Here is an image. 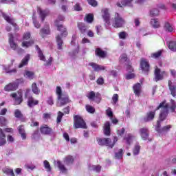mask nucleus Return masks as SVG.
Returning a JSON list of instances; mask_svg holds the SVG:
<instances>
[{
	"label": "nucleus",
	"instance_id": "obj_1",
	"mask_svg": "<svg viewBox=\"0 0 176 176\" xmlns=\"http://www.w3.org/2000/svg\"><path fill=\"white\" fill-rule=\"evenodd\" d=\"M161 109V112L160 113V122H163V120H166L167 118V115H168V104L166 103V102H161L159 106L155 109L154 111H149L146 113V117L144 118V122H151V120H153L155 118V113H156V111H159Z\"/></svg>",
	"mask_w": 176,
	"mask_h": 176
},
{
	"label": "nucleus",
	"instance_id": "obj_2",
	"mask_svg": "<svg viewBox=\"0 0 176 176\" xmlns=\"http://www.w3.org/2000/svg\"><path fill=\"white\" fill-rule=\"evenodd\" d=\"M74 128L76 129H87L86 122L83 120V118L80 116L76 115L74 116Z\"/></svg>",
	"mask_w": 176,
	"mask_h": 176
},
{
	"label": "nucleus",
	"instance_id": "obj_3",
	"mask_svg": "<svg viewBox=\"0 0 176 176\" xmlns=\"http://www.w3.org/2000/svg\"><path fill=\"white\" fill-rule=\"evenodd\" d=\"M167 72L166 71H161L159 67H156L154 72V82H159V80H163L164 76H167Z\"/></svg>",
	"mask_w": 176,
	"mask_h": 176
},
{
	"label": "nucleus",
	"instance_id": "obj_4",
	"mask_svg": "<svg viewBox=\"0 0 176 176\" xmlns=\"http://www.w3.org/2000/svg\"><path fill=\"white\" fill-rule=\"evenodd\" d=\"M98 144L99 145H101L102 146H104V145H105L106 146H108V148H110V149H112V148H113V144H112V140L109 138L98 139Z\"/></svg>",
	"mask_w": 176,
	"mask_h": 176
},
{
	"label": "nucleus",
	"instance_id": "obj_5",
	"mask_svg": "<svg viewBox=\"0 0 176 176\" xmlns=\"http://www.w3.org/2000/svg\"><path fill=\"white\" fill-rule=\"evenodd\" d=\"M57 100L58 107H64V105H67V104H69V102H71V100H69V96L65 94L60 96V98H57Z\"/></svg>",
	"mask_w": 176,
	"mask_h": 176
},
{
	"label": "nucleus",
	"instance_id": "obj_6",
	"mask_svg": "<svg viewBox=\"0 0 176 176\" xmlns=\"http://www.w3.org/2000/svg\"><path fill=\"white\" fill-rule=\"evenodd\" d=\"M37 12L39 14L41 21H45V19L50 14V10H49V9L42 10V8L39 7L37 8Z\"/></svg>",
	"mask_w": 176,
	"mask_h": 176
},
{
	"label": "nucleus",
	"instance_id": "obj_7",
	"mask_svg": "<svg viewBox=\"0 0 176 176\" xmlns=\"http://www.w3.org/2000/svg\"><path fill=\"white\" fill-rule=\"evenodd\" d=\"M139 133L141 138L143 139L144 141H146L147 140H148V141H151V140H149V129H148V128H141L139 130Z\"/></svg>",
	"mask_w": 176,
	"mask_h": 176
},
{
	"label": "nucleus",
	"instance_id": "obj_8",
	"mask_svg": "<svg viewBox=\"0 0 176 176\" xmlns=\"http://www.w3.org/2000/svg\"><path fill=\"white\" fill-rule=\"evenodd\" d=\"M140 67L142 70V72L146 75H148L149 72V63L146 61L145 59L142 58L140 62Z\"/></svg>",
	"mask_w": 176,
	"mask_h": 176
},
{
	"label": "nucleus",
	"instance_id": "obj_9",
	"mask_svg": "<svg viewBox=\"0 0 176 176\" xmlns=\"http://www.w3.org/2000/svg\"><path fill=\"white\" fill-rule=\"evenodd\" d=\"M17 87H19V81H15L6 85L4 90L5 91H14V90H17Z\"/></svg>",
	"mask_w": 176,
	"mask_h": 176
},
{
	"label": "nucleus",
	"instance_id": "obj_10",
	"mask_svg": "<svg viewBox=\"0 0 176 176\" xmlns=\"http://www.w3.org/2000/svg\"><path fill=\"white\" fill-rule=\"evenodd\" d=\"M102 17L105 23H109L111 19V14H109V10L108 8H103L102 10Z\"/></svg>",
	"mask_w": 176,
	"mask_h": 176
},
{
	"label": "nucleus",
	"instance_id": "obj_11",
	"mask_svg": "<svg viewBox=\"0 0 176 176\" xmlns=\"http://www.w3.org/2000/svg\"><path fill=\"white\" fill-rule=\"evenodd\" d=\"M56 27L57 28L58 31L62 32L60 35V36H62V38L67 37V36L68 35V32H67V28H65L64 25L56 24Z\"/></svg>",
	"mask_w": 176,
	"mask_h": 176
},
{
	"label": "nucleus",
	"instance_id": "obj_12",
	"mask_svg": "<svg viewBox=\"0 0 176 176\" xmlns=\"http://www.w3.org/2000/svg\"><path fill=\"white\" fill-rule=\"evenodd\" d=\"M89 65L90 67H92V68H93L94 71H95V72H100V71H104V69H105V67H104L102 65H100L95 63H89Z\"/></svg>",
	"mask_w": 176,
	"mask_h": 176
},
{
	"label": "nucleus",
	"instance_id": "obj_13",
	"mask_svg": "<svg viewBox=\"0 0 176 176\" xmlns=\"http://www.w3.org/2000/svg\"><path fill=\"white\" fill-rule=\"evenodd\" d=\"M52 128L48 127L47 125H44L40 128L41 133L44 134V135H49L52 134Z\"/></svg>",
	"mask_w": 176,
	"mask_h": 176
},
{
	"label": "nucleus",
	"instance_id": "obj_14",
	"mask_svg": "<svg viewBox=\"0 0 176 176\" xmlns=\"http://www.w3.org/2000/svg\"><path fill=\"white\" fill-rule=\"evenodd\" d=\"M168 86L170 91L171 96H173V97H175L176 96V85L173 83V81H171V80H169L168 82Z\"/></svg>",
	"mask_w": 176,
	"mask_h": 176
},
{
	"label": "nucleus",
	"instance_id": "obj_15",
	"mask_svg": "<svg viewBox=\"0 0 176 176\" xmlns=\"http://www.w3.org/2000/svg\"><path fill=\"white\" fill-rule=\"evenodd\" d=\"M133 90L135 96L140 97L141 96V84L140 82L135 84L133 86Z\"/></svg>",
	"mask_w": 176,
	"mask_h": 176
},
{
	"label": "nucleus",
	"instance_id": "obj_16",
	"mask_svg": "<svg viewBox=\"0 0 176 176\" xmlns=\"http://www.w3.org/2000/svg\"><path fill=\"white\" fill-rule=\"evenodd\" d=\"M8 36H9V44L11 49H12V50H16V49H17V43L14 42L13 35L10 33L8 34Z\"/></svg>",
	"mask_w": 176,
	"mask_h": 176
},
{
	"label": "nucleus",
	"instance_id": "obj_17",
	"mask_svg": "<svg viewBox=\"0 0 176 176\" xmlns=\"http://www.w3.org/2000/svg\"><path fill=\"white\" fill-rule=\"evenodd\" d=\"M54 164H57L58 168H59L60 173H63V174L67 173V171H68V169L65 168V166L61 163L60 161H54Z\"/></svg>",
	"mask_w": 176,
	"mask_h": 176
},
{
	"label": "nucleus",
	"instance_id": "obj_18",
	"mask_svg": "<svg viewBox=\"0 0 176 176\" xmlns=\"http://www.w3.org/2000/svg\"><path fill=\"white\" fill-rule=\"evenodd\" d=\"M104 135H111V123L107 121L103 126Z\"/></svg>",
	"mask_w": 176,
	"mask_h": 176
},
{
	"label": "nucleus",
	"instance_id": "obj_19",
	"mask_svg": "<svg viewBox=\"0 0 176 176\" xmlns=\"http://www.w3.org/2000/svg\"><path fill=\"white\" fill-rule=\"evenodd\" d=\"M164 30L166 32H173L175 28L170 23H165L164 25Z\"/></svg>",
	"mask_w": 176,
	"mask_h": 176
},
{
	"label": "nucleus",
	"instance_id": "obj_20",
	"mask_svg": "<svg viewBox=\"0 0 176 176\" xmlns=\"http://www.w3.org/2000/svg\"><path fill=\"white\" fill-rule=\"evenodd\" d=\"M6 144V135L2 129L0 128V146H3Z\"/></svg>",
	"mask_w": 176,
	"mask_h": 176
},
{
	"label": "nucleus",
	"instance_id": "obj_21",
	"mask_svg": "<svg viewBox=\"0 0 176 176\" xmlns=\"http://www.w3.org/2000/svg\"><path fill=\"white\" fill-rule=\"evenodd\" d=\"M11 96L12 98H15V105H19L21 102H23V95L20 94L19 97H17V94H12Z\"/></svg>",
	"mask_w": 176,
	"mask_h": 176
},
{
	"label": "nucleus",
	"instance_id": "obj_22",
	"mask_svg": "<svg viewBox=\"0 0 176 176\" xmlns=\"http://www.w3.org/2000/svg\"><path fill=\"white\" fill-rule=\"evenodd\" d=\"M74 160L73 156L67 155L64 158L63 163H65L66 166H71V164H74Z\"/></svg>",
	"mask_w": 176,
	"mask_h": 176
},
{
	"label": "nucleus",
	"instance_id": "obj_23",
	"mask_svg": "<svg viewBox=\"0 0 176 176\" xmlns=\"http://www.w3.org/2000/svg\"><path fill=\"white\" fill-rule=\"evenodd\" d=\"M28 61H30V54H28L23 59L21 60V63L19 65V68H23V67H25V65H28Z\"/></svg>",
	"mask_w": 176,
	"mask_h": 176
},
{
	"label": "nucleus",
	"instance_id": "obj_24",
	"mask_svg": "<svg viewBox=\"0 0 176 176\" xmlns=\"http://www.w3.org/2000/svg\"><path fill=\"white\" fill-rule=\"evenodd\" d=\"M18 131L19 134H21L22 140H27V134L25 133V129H24V126L21 125L18 126Z\"/></svg>",
	"mask_w": 176,
	"mask_h": 176
},
{
	"label": "nucleus",
	"instance_id": "obj_25",
	"mask_svg": "<svg viewBox=\"0 0 176 176\" xmlns=\"http://www.w3.org/2000/svg\"><path fill=\"white\" fill-rule=\"evenodd\" d=\"M56 43H57V49H58V50H63V45L64 42L61 38V36L58 34V36H56Z\"/></svg>",
	"mask_w": 176,
	"mask_h": 176
},
{
	"label": "nucleus",
	"instance_id": "obj_26",
	"mask_svg": "<svg viewBox=\"0 0 176 176\" xmlns=\"http://www.w3.org/2000/svg\"><path fill=\"white\" fill-rule=\"evenodd\" d=\"M38 104H39V102L38 100H34V98H28V105L30 108H32V107H35V105H38Z\"/></svg>",
	"mask_w": 176,
	"mask_h": 176
},
{
	"label": "nucleus",
	"instance_id": "obj_27",
	"mask_svg": "<svg viewBox=\"0 0 176 176\" xmlns=\"http://www.w3.org/2000/svg\"><path fill=\"white\" fill-rule=\"evenodd\" d=\"M12 27L14 28V30L16 32H17V31H19V30H20V28H19V26L17 25L16 23H10L9 25L6 26V31H8V32L12 31Z\"/></svg>",
	"mask_w": 176,
	"mask_h": 176
},
{
	"label": "nucleus",
	"instance_id": "obj_28",
	"mask_svg": "<svg viewBox=\"0 0 176 176\" xmlns=\"http://www.w3.org/2000/svg\"><path fill=\"white\" fill-rule=\"evenodd\" d=\"M78 28L80 31L81 34H85L86 30L89 29V26L86 25V24L83 23H80L78 24Z\"/></svg>",
	"mask_w": 176,
	"mask_h": 176
},
{
	"label": "nucleus",
	"instance_id": "obj_29",
	"mask_svg": "<svg viewBox=\"0 0 176 176\" xmlns=\"http://www.w3.org/2000/svg\"><path fill=\"white\" fill-rule=\"evenodd\" d=\"M95 53L96 56H98V57H101L102 58H105L107 56V52L102 50L100 48H96Z\"/></svg>",
	"mask_w": 176,
	"mask_h": 176
},
{
	"label": "nucleus",
	"instance_id": "obj_30",
	"mask_svg": "<svg viewBox=\"0 0 176 176\" xmlns=\"http://www.w3.org/2000/svg\"><path fill=\"white\" fill-rule=\"evenodd\" d=\"M1 16L3 17V19L7 21V23H14L15 20L12 16H10L5 12L1 13Z\"/></svg>",
	"mask_w": 176,
	"mask_h": 176
},
{
	"label": "nucleus",
	"instance_id": "obj_31",
	"mask_svg": "<svg viewBox=\"0 0 176 176\" xmlns=\"http://www.w3.org/2000/svg\"><path fill=\"white\" fill-rule=\"evenodd\" d=\"M32 91L36 96L39 95V93H41V89H39L38 85H36L35 82L32 84Z\"/></svg>",
	"mask_w": 176,
	"mask_h": 176
},
{
	"label": "nucleus",
	"instance_id": "obj_32",
	"mask_svg": "<svg viewBox=\"0 0 176 176\" xmlns=\"http://www.w3.org/2000/svg\"><path fill=\"white\" fill-rule=\"evenodd\" d=\"M168 47L171 52H176V42L175 41H169L167 42Z\"/></svg>",
	"mask_w": 176,
	"mask_h": 176
},
{
	"label": "nucleus",
	"instance_id": "obj_33",
	"mask_svg": "<svg viewBox=\"0 0 176 176\" xmlns=\"http://www.w3.org/2000/svg\"><path fill=\"white\" fill-rule=\"evenodd\" d=\"M36 50H37L38 52L40 60H41L42 61H45L46 58H45V55H43V53L42 52V50H41V48H39V46L36 45Z\"/></svg>",
	"mask_w": 176,
	"mask_h": 176
},
{
	"label": "nucleus",
	"instance_id": "obj_34",
	"mask_svg": "<svg viewBox=\"0 0 176 176\" xmlns=\"http://www.w3.org/2000/svg\"><path fill=\"white\" fill-rule=\"evenodd\" d=\"M141 149V146L138 143L135 144V146L133 149V153L134 156H137V155H140V151Z\"/></svg>",
	"mask_w": 176,
	"mask_h": 176
},
{
	"label": "nucleus",
	"instance_id": "obj_35",
	"mask_svg": "<svg viewBox=\"0 0 176 176\" xmlns=\"http://www.w3.org/2000/svg\"><path fill=\"white\" fill-rule=\"evenodd\" d=\"M10 67L11 65H8V67L3 66V70L6 72V74H16V72H17V69H10Z\"/></svg>",
	"mask_w": 176,
	"mask_h": 176
},
{
	"label": "nucleus",
	"instance_id": "obj_36",
	"mask_svg": "<svg viewBox=\"0 0 176 176\" xmlns=\"http://www.w3.org/2000/svg\"><path fill=\"white\" fill-rule=\"evenodd\" d=\"M34 43V40H30L29 41H23L22 42V47H26V49H28V47H31V46H32Z\"/></svg>",
	"mask_w": 176,
	"mask_h": 176
},
{
	"label": "nucleus",
	"instance_id": "obj_37",
	"mask_svg": "<svg viewBox=\"0 0 176 176\" xmlns=\"http://www.w3.org/2000/svg\"><path fill=\"white\" fill-rule=\"evenodd\" d=\"M85 20L87 23H93L94 21V14L91 13L86 14Z\"/></svg>",
	"mask_w": 176,
	"mask_h": 176
},
{
	"label": "nucleus",
	"instance_id": "obj_38",
	"mask_svg": "<svg viewBox=\"0 0 176 176\" xmlns=\"http://www.w3.org/2000/svg\"><path fill=\"white\" fill-rule=\"evenodd\" d=\"M91 171H95L96 173H100L101 171V166L100 165H92L89 166Z\"/></svg>",
	"mask_w": 176,
	"mask_h": 176
},
{
	"label": "nucleus",
	"instance_id": "obj_39",
	"mask_svg": "<svg viewBox=\"0 0 176 176\" xmlns=\"http://www.w3.org/2000/svg\"><path fill=\"white\" fill-rule=\"evenodd\" d=\"M134 138V136H133L132 134L129 133L126 138H124V140H126V142L127 145H131V142H133V139Z\"/></svg>",
	"mask_w": 176,
	"mask_h": 176
},
{
	"label": "nucleus",
	"instance_id": "obj_40",
	"mask_svg": "<svg viewBox=\"0 0 176 176\" xmlns=\"http://www.w3.org/2000/svg\"><path fill=\"white\" fill-rule=\"evenodd\" d=\"M116 23H124V19L119 14V13L115 14Z\"/></svg>",
	"mask_w": 176,
	"mask_h": 176
},
{
	"label": "nucleus",
	"instance_id": "obj_41",
	"mask_svg": "<svg viewBox=\"0 0 176 176\" xmlns=\"http://www.w3.org/2000/svg\"><path fill=\"white\" fill-rule=\"evenodd\" d=\"M34 72H30V71H25L24 73V76L28 78V79H30V80L34 79Z\"/></svg>",
	"mask_w": 176,
	"mask_h": 176
},
{
	"label": "nucleus",
	"instance_id": "obj_42",
	"mask_svg": "<svg viewBox=\"0 0 176 176\" xmlns=\"http://www.w3.org/2000/svg\"><path fill=\"white\" fill-rule=\"evenodd\" d=\"M41 34L45 35H50V28L49 26L45 25L43 29L41 30Z\"/></svg>",
	"mask_w": 176,
	"mask_h": 176
},
{
	"label": "nucleus",
	"instance_id": "obj_43",
	"mask_svg": "<svg viewBox=\"0 0 176 176\" xmlns=\"http://www.w3.org/2000/svg\"><path fill=\"white\" fill-rule=\"evenodd\" d=\"M150 16L151 17H156V16H159V10L157 8H153L150 10Z\"/></svg>",
	"mask_w": 176,
	"mask_h": 176
},
{
	"label": "nucleus",
	"instance_id": "obj_44",
	"mask_svg": "<svg viewBox=\"0 0 176 176\" xmlns=\"http://www.w3.org/2000/svg\"><path fill=\"white\" fill-rule=\"evenodd\" d=\"M44 167L48 173H50L52 171V166H50V164H49V162L47 160H45L43 162Z\"/></svg>",
	"mask_w": 176,
	"mask_h": 176
},
{
	"label": "nucleus",
	"instance_id": "obj_45",
	"mask_svg": "<svg viewBox=\"0 0 176 176\" xmlns=\"http://www.w3.org/2000/svg\"><path fill=\"white\" fill-rule=\"evenodd\" d=\"M131 2L133 0H122L121 3L122 6H133Z\"/></svg>",
	"mask_w": 176,
	"mask_h": 176
},
{
	"label": "nucleus",
	"instance_id": "obj_46",
	"mask_svg": "<svg viewBox=\"0 0 176 176\" xmlns=\"http://www.w3.org/2000/svg\"><path fill=\"white\" fill-rule=\"evenodd\" d=\"M56 93L57 95V98H60V97L65 95L64 94H63V91L61 90V87H56Z\"/></svg>",
	"mask_w": 176,
	"mask_h": 176
},
{
	"label": "nucleus",
	"instance_id": "obj_47",
	"mask_svg": "<svg viewBox=\"0 0 176 176\" xmlns=\"http://www.w3.org/2000/svg\"><path fill=\"white\" fill-rule=\"evenodd\" d=\"M74 10L76 12H82L83 9L82 8V6H80V3H76L74 6H73Z\"/></svg>",
	"mask_w": 176,
	"mask_h": 176
},
{
	"label": "nucleus",
	"instance_id": "obj_48",
	"mask_svg": "<svg viewBox=\"0 0 176 176\" xmlns=\"http://www.w3.org/2000/svg\"><path fill=\"white\" fill-rule=\"evenodd\" d=\"M3 171L4 174H6L7 175L15 176L12 169L6 168L3 169Z\"/></svg>",
	"mask_w": 176,
	"mask_h": 176
},
{
	"label": "nucleus",
	"instance_id": "obj_49",
	"mask_svg": "<svg viewBox=\"0 0 176 176\" xmlns=\"http://www.w3.org/2000/svg\"><path fill=\"white\" fill-rule=\"evenodd\" d=\"M86 111L89 112V113H94L96 112V109L89 104L86 105L85 107Z\"/></svg>",
	"mask_w": 176,
	"mask_h": 176
},
{
	"label": "nucleus",
	"instance_id": "obj_50",
	"mask_svg": "<svg viewBox=\"0 0 176 176\" xmlns=\"http://www.w3.org/2000/svg\"><path fill=\"white\" fill-rule=\"evenodd\" d=\"M171 125H166L161 129V131H160V133H167L168 131H170V129H171Z\"/></svg>",
	"mask_w": 176,
	"mask_h": 176
},
{
	"label": "nucleus",
	"instance_id": "obj_51",
	"mask_svg": "<svg viewBox=\"0 0 176 176\" xmlns=\"http://www.w3.org/2000/svg\"><path fill=\"white\" fill-rule=\"evenodd\" d=\"M115 157L116 159H122L123 157V150L122 148L118 153H116Z\"/></svg>",
	"mask_w": 176,
	"mask_h": 176
},
{
	"label": "nucleus",
	"instance_id": "obj_52",
	"mask_svg": "<svg viewBox=\"0 0 176 176\" xmlns=\"http://www.w3.org/2000/svg\"><path fill=\"white\" fill-rule=\"evenodd\" d=\"M14 116L17 119H20V118H23V113H21V111L20 110L16 109L14 111Z\"/></svg>",
	"mask_w": 176,
	"mask_h": 176
},
{
	"label": "nucleus",
	"instance_id": "obj_53",
	"mask_svg": "<svg viewBox=\"0 0 176 176\" xmlns=\"http://www.w3.org/2000/svg\"><path fill=\"white\" fill-rule=\"evenodd\" d=\"M63 116H64V113H63L61 111H58L57 119H56L57 123H61V119H63Z\"/></svg>",
	"mask_w": 176,
	"mask_h": 176
},
{
	"label": "nucleus",
	"instance_id": "obj_54",
	"mask_svg": "<svg viewBox=\"0 0 176 176\" xmlns=\"http://www.w3.org/2000/svg\"><path fill=\"white\" fill-rule=\"evenodd\" d=\"M162 56V51H158L157 52L151 54L152 58H159Z\"/></svg>",
	"mask_w": 176,
	"mask_h": 176
},
{
	"label": "nucleus",
	"instance_id": "obj_55",
	"mask_svg": "<svg viewBox=\"0 0 176 176\" xmlns=\"http://www.w3.org/2000/svg\"><path fill=\"white\" fill-rule=\"evenodd\" d=\"M8 120L3 116H0V124L1 126H6Z\"/></svg>",
	"mask_w": 176,
	"mask_h": 176
},
{
	"label": "nucleus",
	"instance_id": "obj_56",
	"mask_svg": "<svg viewBox=\"0 0 176 176\" xmlns=\"http://www.w3.org/2000/svg\"><path fill=\"white\" fill-rule=\"evenodd\" d=\"M30 38H31V32H28L23 34V41H28V39H30Z\"/></svg>",
	"mask_w": 176,
	"mask_h": 176
},
{
	"label": "nucleus",
	"instance_id": "obj_57",
	"mask_svg": "<svg viewBox=\"0 0 176 176\" xmlns=\"http://www.w3.org/2000/svg\"><path fill=\"white\" fill-rule=\"evenodd\" d=\"M170 102H171V106L170 107V109L171 112H175L176 102L173 100H170Z\"/></svg>",
	"mask_w": 176,
	"mask_h": 176
},
{
	"label": "nucleus",
	"instance_id": "obj_58",
	"mask_svg": "<svg viewBox=\"0 0 176 176\" xmlns=\"http://www.w3.org/2000/svg\"><path fill=\"white\" fill-rule=\"evenodd\" d=\"M120 60L121 63H126V61H127V55L126 54H122L120 56Z\"/></svg>",
	"mask_w": 176,
	"mask_h": 176
},
{
	"label": "nucleus",
	"instance_id": "obj_59",
	"mask_svg": "<svg viewBox=\"0 0 176 176\" xmlns=\"http://www.w3.org/2000/svg\"><path fill=\"white\" fill-rule=\"evenodd\" d=\"M60 21H62V22L65 21V17L63 15L58 16V18L56 20V23H60Z\"/></svg>",
	"mask_w": 176,
	"mask_h": 176
},
{
	"label": "nucleus",
	"instance_id": "obj_60",
	"mask_svg": "<svg viewBox=\"0 0 176 176\" xmlns=\"http://www.w3.org/2000/svg\"><path fill=\"white\" fill-rule=\"evenodd\" d=\"M112 101L113 104H116V102L119 101V95H118L117 94H115L112 97Z\"/></svg>",
	"mask_w": 176,
	"mask_h": 176
},
{
	"label": "nucleus",
	"instance_id": "obj_61",
	"mask_svg": "<svg viewBox=\"0 0 176 176\" xmlns=\"http://www.w3.org/2000/svg\"><path fill=\"white\" fill-rule=\"evenodd\" d=\"M88 3L91 5V6L96 7L98 5L97 1L96 0H87Z\"/></svg>",
	"mask_w": 176,
	"mask_h": 176
},
{
	"label": "nucleus",
	"instance_id": "obj_62",
	"mask_svg": "<svg viewBox=\"0 0 176 176\" xmlns=\"http://www.w3.org/2000/svg\"><path fill=\"white\" fill-rule=\"evenodd\" d=\"M126 36H127V33H126V32H121L119 33V38L120 39H126Z\"/></svg>",
	"mask_w": 176,
	"mask_h": 176
},
{
	"label": "nucleus",
	"instance_id": "obj_63",
	"mask_svg": "<svg viewBox=\"0 0 176 176\" xmlns=\"http://www.w3.org/2000/svg\"><path fill=\"white\" fill-rule=\"evenodd\" d=\"M88 98L89 100H94L96 98V93L94 91H91L89 94V96H88Z\"/></svg>",
	"mask_w": 176,
	"mask_h": 176
},
{
	"label": "nucleus",
	"instance_id": "obj_64",
	"mask_svg": "<svg viewBox=\"0 0 176 176\" xmlns=\"http://www.w3.org/2000/svg\"><path fill=\"white\" fill-rule=\"evenodd\" d=\"M47 103L48 104V105H53L54 104V102L53 100V97L52 96L49 97L47 100Z\"/></svg>",
	"mask_w": 176,
	"mask_h": 176
}]
</instances>
